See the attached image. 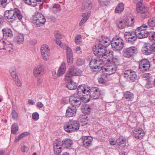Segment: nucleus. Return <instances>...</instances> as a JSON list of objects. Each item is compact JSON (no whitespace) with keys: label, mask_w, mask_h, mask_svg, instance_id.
<instances>
[{"label":"nucleus","mask_w":155,"mask_h":155,"mask_svg":"<svg viewBox=\"0 0 155 155\" xmlns=\"http://www.w3.org/2000/svg\"><path fill=\"white\" fill-rule=\"evenodd\" d=\"M41 54L42 58L45 60L47 61L49 60L50 55V52H46V53Z\"/></svg>","instance_id":"49"},{"label":"nucleus","mask_w":155,"mask_h":155,"mask_svg":"<svg viewBox=\"0 0 155 155\" xmlns=\"http://www.w3.org/2000/svg\"><path fill=\"white\" fill-rule=\"evenodd\" d=\"M18 130V124H14L12 126L11 132L13 134H16V132Z\"/></svg>","instance_id":"44"},{"label":"nucleus","mask_w":155,"mask_h":155,"mask_svg":"<svg viewBox=\"0 0 155 155\" xmlns=\"http://www.w3.org/2000/svg\"><path fill=\"white\" fill-rule=\"evenodd\" d=\"M61 142L62 146L66 148H70L73 144L72 140L70 139H64Z\"/></svg>","instance_id":"23"},{"label":"nucleus","mask_w":155,"mask_h":155,"mask_svg":"<svg viewBox=\"0 0 155 155\" xmlns=\"http://www.w3.org/2000/svg\"><path fill=\"white\" fill-rule=\"evenodd\" d=\"M41 54L50 52V49L48 46L47 45H42L41 47Z\"/></svg>","instance_id":"35"},{"label":"nucleus","mask_w":155,"mask_h":155,"mask_svg":"<svg viewBox=\"0 0 155 155\" xmlns=\"http://www.w3.org/2000/svg\"><path fill=\"white\" fill-rule=\"evenodd\" d=\"M9 72L13 79H14L15 78H17V77L16 76V73L15 70H9Z\"/></svg>","instance_id":"55"},{"label":"nucleus","mask_w":155,"mask_h":155,"mask_svg":"<svg viewBox=\"0 0 155 155\" xmlns=\"http://www.w3.org/2000/svg\"><path fill=\"white\" fill-rule=\"evenodd\" d=\"M12 45L7 41L0 40V50H5L10 52L12 51Z\"/></svg>","instance_id":"13"},{"label":"nucleus","mask_w":155,"mask_h":155,"mask_svg":"<svg viewBox=\"0 0 155 155\" xmlns=\"http://www.w3.org/2000/svg\"><path fill=\"white\" fill-rule=\"evenodd\" d=\"M98 80L99 83L100 84L105 83L107 80V78L106 77V76H102L98 79Z\"/></svg>","instance_id":"45"},{"label":"nucleus","mask_w":155,"mask_h":155,"mask_svg":"<svg viewBox=\"0 0 155 155\" xmlns=\"http://www.w3.org/2000/svg\"><path fill=\"white\" fill-rule=\"evenodd\" d=\"M83 144L85 147L91 145L93 138L89 136H83L82 138Z\"/></svg>","instance_id":"21"},{"label":"nucleus","mask_w":155,"mask_h":155,"mask_svg":"<svg viewBox=\"0 0 155 155\" xmlns=\"http://www.w3.org/2000/svg\"><path fill=\"white\" fill-rule=\"evenodd\" d=\"M144 131L140 128L135 129L133 132L134 136L138 139H141L144 135Z\"/></svg>","instance_id":"20"},{"label":"nucleus","mask_w":155,"mask_h":155,"mask_svg":"<svg viewBox=\"0 0 155 155\" xmlns=\"http://www.w3.org/2000/svg\"><path fill=\"white\" fill-rule=\"evenodd\" d=\"M4 15L8 19L13 20H15L17 17L19 20L21 19L23 17L20 10L17 8H11L10 10L5 11Z\"/></svg>","instance_id":"4"},{"label":"nucleus","mask_w":155,"mask_h":155,"mask_svg":"<svg viewBox=\"0 0 155 155\" xmlns=\"http://www.w3.org/2000/svg\"><path fill=\"white\" fill-rule=\"evenodd\" d=\"M81 109L82 112L84 114H89L91 110L90 107L87 104H85L82 106Z\"/></svg>","instance_id":"30"},{"label":"nucleus","mask_w":155,"mask_h":155,"mask_svg":"<svg viewBox=\"0 0 155 155\" xmlns=\"http://www.w3.org/2000/svg\"><path fill=\"white\" fill-rule=\"evenodd\" d=\"M69 101L71 105L74 106H79L81 103V97L76 95L70 97Z\"/></svg>","instance_id":"16"},{"label":"nucleus","mask_w":155,"mask_h":155,"mask_svg":"<svg viewBox=\"0 0 155 155\" xmlns=\"http://www.w3.org/2000/svg\"><path fill=\"white\" fill-rule=\"evenodd\" d=\"M125 25L127 26H131L134 24V18L129 16H127L124 19Z\"/></svg>","instance_id":"27"},{"label":"nucleus","mask_w":155,"mask_h":155,"mask_svg":"<svg viewBox=\"0 0 155 155\" xmlns=\"http://www.w3.org/2000/svg\"><path fill=\"white\" fill-rule=\"evenodd\" d=\"M61 9V6L58 4L54 5L51 8V10L54 13L60 11Z\"/></svg>","instance_id":"41"},{"label":"nucleus","mask_w":155,"mask_h":155,"mask_svg":"<svg viewBox=\"0 0 155 155\" xmlns=\"http://www.w3.org/2000/svg\"><path fill=\"white\" fill-rule=\"evenodd\" d=\"M116 142L119 146L124 147L126 144V139L122 137H120L117 140Z\"/></svg>","instance_id":"29"},{"label":"nucleus","mask_w":155,"mask_h":155,"mask_svg":"<svg viewBox=\"0 0 155 155\" xmlns=\"http://www.w3.org/2000/svg\"><path fill=\"white\" fill-rule=\"evenodd\" d=\"M0 4L5 7L7 4V0H0Z\"/></svg>","instance_id":"62"},{"label":"nucleus","mask_w":155,"mask_h":155,"mask_svg":"<svg viewBox=\"0 0 155 155\" xmlns=\"http://www.w3.org/2000/svg\"><path fill=\"white\" fill-rule=\"evenodd\" d=\"M90 89V87L85 85H80L78 87V94L80 96L83 95L84 94H86L87 96H88L89 94V91Z\"/></svg>","instance_id":"15"},{"label":"nucleus","mask_w":155,"mask_h":155,"mask_svg":"<svg viewBox=\"0 0 155 155\" xmlns=\"http://www.w3.org/2000/svg\"><path fill=\"white\" fill-rule=\"evenodd\" d=\"M141 4L137 3L136 11L138 13L141 14V17L145 18L148 17L147 14L148 9L147 7L144 5H141Z\"/></svg>","instance_id":"12"},{"label":"nucleus","mask_w":155,"mask_h":155,"mask_svg":"<svg viewBox=\"0 0 155 155\" xmlns=\"http://www.w3.org/2000/svg\"><path fill=\"white\" fill-rule=\"evenodd\" d=\"M152 80V78L150 79L147 81V83L145 84V87H146L150 88V87L151 84V82Z\"/></svg>","instance_id":"59"},{"label":"nucleus","mask_w":155,"mask_h":155,"mask_svg":"<svg viewBox=\"0 0 155 155\" xmlns=\"http://www.w3.org/2000/svg\"><path fill=\"white\" fill-rule=\"evenodd\" d=\"M13 80L15 81V84L18 86L21 87V86L22 84L20 80L18 79V77H17V78H15Z\"/></svg>","instance_id":"56"},{"label":"nucleus","mask_w":155,"mask_h":155,"mask_svg":"<svg viewBox=\"0 0 155 155\" xmlns=\"http://www.w3.org/2000/svg\"><path fill=\"white\" fill-rule=\"evenodd\" d=\"M124 8V5L122 3H120L118 4L115 9V12L116 13H119L123 12Z\"/></svg>","instance_id":"32"},{"label":"nucleus","mask_w":155,"mask_h":155,"mask_svg":"<svg viewBox=\"0 0 155 155\" xmlns=\"http://www.w3.org/2000/svg\"><path fill=\"white\" fill-rule=\"evenodd\" d=\"M150 67V62L147 59L142 60L139 63V69L141 71L144 72L149 70Z\"/></svg>","instance_id":"14"},{"label":"nucleus","mask_w":155,"mask_h":155,"mask_svg":"<svg viewBox=\"0 0 155 155\" xmlns=\"http://www.w3.org/2000/svg\"><path fill=\"white\" fill-rule=\"evenodd\" d=\"M44 69L41 65L38 66L35 68L33 70V74L35 77H40L44 74Z\"/></svg>","instance_id":"19"},{"label":"nucleus","mask_w":155,"mask_h":155,"mask_svg":"<svg viewBox=\"0 0 155 155\" xmlns=\"http://www.w3.org/2000/svg\"><path fill=\"white\" fill-rule=\"evenodd\" d=\"M32 21L37 26H42L45 24L46 19L44 15L38 12H36L33 15Z\"/></svg>","instance_id":"6"},{"label":"nucleus","mask_w":155,"mask_h":155,"mask_svg":"<svg viewBox=\"0 0 155 155\" xmlns=\"http://www.w3.org/2000/svg\"><path fill=\"white\" fill-rule=\"evenodd\" d=\"M89 97L90 96L91 97L94 99H97L99 97L100 94L99 90L96 87L91 88L90 89L89 91Z\"/></svg>","instance_id":"18"},{"label":"nucleus","mask_w":155,"mask_h":155,"mask_svg":"<svg viewBox=\"0 0 155 155\" xmlns=\"http://www.w3.org/2000/svg\"><path fill=\"white\" fill-rule=\"evenodd\" d=\"M81 36L80 35H77L75 38V42L76 43L79 44L81 41Z\"/></svg>","instance_id":"57"},{"label":"nucleus","mask_w":155,"mask_h":155,"mask_svg":"<svg viewBox=\"0 0 155 155\" xmlns=\"http://www.w3.org/2000/svg\"><path fill=\"white\" fill-rule=\"evenodd\" d=\"M99 5L101 6H104L108 4L107 0H99L98 2Z\"/></svg>","instance_id":"50"},{"label":"nucleus","mask_w":155,"mask_h":155,"mask_svg":"<svg viewBox=\"0 0 155 155\" xmlns=\"http://www.w3.org/2000/svg\"><path fill=\"white\" fill-rule=\"evenodd\" d=\"M62 146L61 141L57 140L54 143V152L58 154L62 151Z\"/></svg>","instance_id":"22"},{"label":"nucleus","mask_w":155,"mask_h":155,"mask_svg":"<svg viewBox=\"0 0 155 155\" xmlns=\"http://www.w3.org/2000/svg\"><path fill=\"white\" fill-rule=\"evenodd\" d=\"M84 59L81 58H78L77 61V64L78 65H81L84 63Z\"/></svg>","instance_id":"54"},{"label":"nucleus","mask_w":155,"mask_h":155,"mask_svg":"<svg viewBox=\"0 0 155 155\" xmlns=\"http://www.w3.org/2000/svg\"><path fill=\"white\" fill-rule=\"evenodd\" d=\"M72 56H67V60L68 63H70L72 62Z\"/></svg>","instance_id":"63"},{"label":"nucleus","mask_w":155,"mask_h":155,"mask_svg":"<svg viewBox=\"0 0 155 155\" xmlns=\"http://www.w3.org/2000/svg\"><path fill=\"white\" fill-rule=\"evenodd\" d=\"M12 118L14 119H17L18 118V115L15 110H12Z\"/></svg>","instance_id":"52"},{"label":"nucleus","mask_w":155,"mask_h":155,"mask_svg":"<svg viewBox=\"0 0 155 155\" xmlns=\"http://www.w3.org/2000/svg\"><path fill=\"white\" fill-rule=\"evenodd\" d=\"M111 43L113 48L115 50H120L124 47V42L120 37L114 38Z\"/></svg>","instance_id":"7"},{"label":"nucleus","mask_w":155,"mask_h":155,"mask_svg":"<svg viewBox=\"0 0 155 155\" xmlns=\"http://www.w3.org/2000/svg\"><path fill=\"white\" fill-rule=\"evenodd\" d=\"M67 87L69 90H74L76 89L77 87V84L73 81H70L66 86Z\"/></svg>","instance_id":"33"},{"label":"nucleus","mask_w":155,"mask_h":155,"mask_svg":"<svg viewBox=\"0 0 155 155\" xmlns=\"http://www.w3.org/2000/svg\"><path fill=\"white\" fill-rule=\"evenodd\" d=\"M72 74V70L69 69V71L65 75L64 79L66 81H68L71 80V78L73 76Z\"/></svg>","instance_id":"37"},{"label":"nucleus","mask_w":155,"mask_h":155,"mask_svg":"<svg viewBox=\"0 0 155 155\" xmlns=\"http://www.w3.org/2000/svg\"><path fill=\"white\" fill-rule=\"evenodd\" d=\"M98 44L95 45L93 47V51L94 54H101L99 53L101 52L102 54L104 53V50L110 45V39L105 36H101L97 40Z\"/></svg>","instance_id":"1"},{"label":"nucleus","mask_w":155,"mask_h":155,"mask_svg":"<svg viewBox=\"0 0 155 155\" xmlns=\"http://www.w3.org/2000/svg\"><path fill=\"white\" fill-rule=\"evenodd\" d=\"M24 1L26 4L29 5H31L34 7L36 6L37 4V3H33L32 4L31 3V0H24Z\"/></svg>","instance_id":"60"},{"label":"nucleus","mask_w":155,"mask_h":155,"mask_svg":"<svg viewBox=\"0 0 155 155\" xmlns=\"http://www.w3.org/2000/svg\"><path fill=\"white\" fill-rule=\"evenodd\" d=\"M28 134L27 132H24L22 133L20 135H18L16 138L15 140V142H18L21 139L24 137L26 135Z\"/></svg>","instance_id":"43"},{"label":"nucleus","mask_w":155,"mask_h":155,"mask_svg":"<svg viewBox=\"0 0 155 155\" xmlns=\"http://www.w3.org/2000/svg\"><path fill=\"white\" fill-rule=\"evenodd\" d=\"M2 31L3 33V37L5 39L7 38L8 37H11L12 36V32L10 28H6L3 29Z\"/></svg>","instance_id":"26"},{"label":"nucleus","mask_w":155,"mask_h":155,"mask_svg":"<svg viewBox=\"0 0 155 155\" xmlns=\"http://www.w3.org/2000/svg\"><path fill=\"white\" fill-rule=\"evenodd\" d=\"M54 34L55 37L57 39H60L62 37L61 32L58 31H55Z\"/></svg>","instance_id":"53"},{"label":"nucleus","mask_w":155,"mask_h":155,"mask_svg":"<svg viewBox=\"0 0 155 155\" xmlns=\"http://www.w3.org/2000/svg\"><path fill=\"white\" fill-rule=\"evenodd\" d=\"M66 50L67 56H72L71 50L69 47H66Z\"/></svg>","instance_id":"58"},{"label":"nucleus","mask_w":155,"mask_h":155,"mask_svg":"<svg viewBox=\"0 0 155 155\" xmlns=\"http://www.w3.org/2000/svg\"><path fill=\"white\" fill-rule=\"evenodd\" d=\"M132 71H133L132 70H127L124 72V77L128 81H130L129 77L132 74Z\"/></svg>","instance_id":"39"},{"label":"nucleus","mask_w":155,"mask_h":155,"mask_svg":"<svg viewBox=\"0 0 155 155\" xmlns=\"http://www.w3.org/2000/svg\"><path fill=\"white\" fill-rule=\"evenodd\" d=\"M36 105L37 107L40 108H41L43 107V104L41 102L38 101Z\"/></svg>","instance_id":"64"},{"label":"nucleus","mask_w":155,"mask_h":155,"mask_svg":"<svg viewBox=\"0 0 155 155\" xmlns=\"http://www.w3.org/2000/svg\"><path fill=\"white\" fill-rule=\"evenodd\" d=\"M24 40V36L22 34H18L15 38V41L18 44H23Z\"/></svg>","instance_id":"31"},{"label":"nucleus","mask_w":155,"mask_h":155,"mask_svg":"<svg viewBox=\"0 0 155 155\" xmlns=\"http://www.w3.org/2000/svg\"><path fill=\"white\" fill-rule=\"evenodd\" d=\"M117 24L118 28L121 29L124 28L125 27V24L124 20L121 19H118L117 21Z\"/></svg>","instance_id":"36"},{"label":"nucleus","mask_w":155,"mask_h":155,"mask_svg":"<svg viewBox=\"0 0 155 155\" xmlns=\"http://www.w3.org/2000/svg\"><path fill=\"white\" fill-rule=\"evenodd\" d=\"M28 148L25 145H23L21 147V151L23 152H27L28 150Z\"/></svg>","instance_id":"61"},{"label":"nucleus","mask_w":155,"mask_h":155,"mask_svg":"<svg viewBox=\"0 0 155 155\" xmlns=\"http://www.w3.org/2000/svg\"><path fill=\"white\" fill-rule=\"evenodd\" d=\"M148 25L150 26H155V18H149L148 21Z\"/></svg>","instance_id":"42"},{"label":"nucleus","mask_w":155,"mask_h":155,"mask_svg":"<svg viewBox=\"0 0 155 155\" xmlns=\"http://www.w3.org/2000/svg\"><path fill=\"white\" fill-rule=\"evenodd\" d=\"M130 78V81L133 82L135 80H136L137 78V75L136 74V73L134 71H132V74L131 75V76Z\"/></svg>","instance_id":"46"},{"label":"nucleus","mask_w":155,"mask_h":155,"mask_svg":"<svg viewBox=\"0 0 155 155\" xmlns=\"http://www.w3.org/2000/svg\"><path fill=\"white\" fill-rule=\"evenodd\" d=\"M124 35L126 39L129 43H133L137 39L135 32L132 31H127L125 32Z\"/></svg>","instance_id":"11"},{"label":"nucleus","mask_w":155,"mask_h":155,"mask_svg":"<svg viewBox=\"0 0 155 155\" xmlns=\"http://www.w3.org/2000/svg\"><path fill=\"white\" fill-rule=\"evenodd\" d=\"M80 124L76 120H70L64 124V127L65 131L68 133H71L79 129Z\"/></svg>","instance_id":"5"},{"label":"nucleus","mask_w":155,"mask_h":155,"mask_svg":"<svg viewBox=\"0 0 155 155\" xmlns=\"http://www.w3.org/2000/svg\"><path fill=\"white\" fill-rule=\"evenodd\" d=\"M99 53L101 54L99 55H101L102 58H104L105 63H110V64H112L113 63H116L118 60L119 57L117 56H114L113 52L111 50L105 49L104 54H102L101 52Z\"/></svg>","instance_id":"3"},{"label":"nucleus","mask_w":155,"mask_h":155,"mask_svg":"<svg viewBox=\"0 0 155 155\" xmlns=\"http://www.w3.org/2000/svg\"><path fill=\"white\" fill-rule=\"evenodd\" d=\"M142 51L145 55H149L152 53L151 45H144L142 49Z\"/></svg>","instance_id":"25"},{"label":"nucleus","mask_w":155,"mask_h":155,"mask_svg":"<svg viewBox=\"0 0 155 155\" xmlns=\"http://www.w3.org/2000/svg\"><path fill=\"white\" fill-rule=\"evenodd\" d=\"M137 52V48L134 46L130 47L123 50V55L126 58H130L133 56L134 54Z\"/></svg>","instance_id":"10"},{"label":"nucleus","mask_w":155,"mask_h":155,"mask_svg":"<svg viewBox=\"0 0 155 155\" xmlns=\"http://www.w3.org/2000/svg\"><path fill=\"white\" fill-rule=\"evenodd\" d=\"M70 70H72V74H73V76H78L81 75L82 74V71L79 69H70Z\"/></svg>","instance_id":"40"},{"label":"nucleus","mask_w":155,"mask_h":155,"mask_svg":"<svg viewBox=\"0 0 155 155\" xmlns=\"http://www.w3.org/2000/svg\"><path fill=\"white\" fill-rule=\"evenodd\" d=\"M91 4V1L88 0H85L83 3L82 8L90 9L92 6Z\"/></svg>","instance_id":"34"},{"label":"nucleus","mask_w":155,"mask_h":155,"mask_svg":"<svg viewBox=\"0 0 155 155\" xmlns=\"http://www.w3.org/2000/svg\"><path fill=\"white\" fill-rule=\"evenodd\" d=\"M142 78H145L146 80L152 78V76L149 73H145L143 74Z\"/></svg>","instance_id":"48"},{"label":"nucleus","mask_w":155,"mask_h":155,"mask_svg":"<svg viewBox=\"0 0 155 155\" xmlns=\"http://www.w3.org/2000/svg\"><path fill=\"white\" fill-rule=\"evenodd\" d=\"M94 54L97 57L96 59H92L90 63V67L95 72H98L101 70L104 65H105L104 58H102V56L99 54Z\"/></svg>","instance_id":"2"},{"label":"nucleus","mask_w":155,"mask_h":155,"mask_svg":"<svg viewBox=\"0 0 155 155\" xmlns=\"http://www.w3.org/2000/svg\"><path fill=\"white\" fill-rule=\"evenodd\" d=\"M149 37L150 40L151 41H155V32H150L149 33Z\"/></svg>","instance_id":"47"},{"label":"nucleus","mask_w":155,"mask_h":155,"mask_svg":"<svg viewBox=\"0 0 155 155\" xmlns=\"http://www.w3.org/2000/svg\"><path fill=\"white\" fill-rule=\"evenodd\" d=\"M124 97L128 100H130L134 98V94L131 92L127 91L124 94Z\"/></svg>","instance_id":"38"},{"label":"nucleus","mask_w":155,"mask_h":155,"mask_svg":"<svg viewBox=\"0 0 155 155\" xmlns=\"http://www.w3.org/2000/svg\"><path fill=\"white\" fill-rule=\"evenodd\" d=\"M107 63H105L101 70L104 72L105 74L110 75L114 74L116 71L117 67L116 64H110L106 65Z\"/></svg>","instance_id":"9"},{"label":"nucleus","mask_w":155,"mask_h":155,"mask_svg":"<svg viewBox=\"0 0 155 155\" xmlns=\"http://www.w3.org/2000/svg\"><path fill=\"white\" fill-rule=\"evenodd\" d=\"M77 109L74 106H69L66 110V116L68 117L74 116L76 113Z\"/></svg>","instance_id":"17"},{"label":"nucleus","mask_w":155,"mask_h":155,"mask_svg":"<svg viewBox=\"0 0 155 155\" xmlns=\"http://www.w3.org/2000/svg\"><path fill=\"white\" fill-rule=\"evenodd\" d=\"M90 15L91 12L83 13L82 14L81 16L83 18L79 23V26L82 25L87 21Z\"/></svg>","instance_id":"28"},{"label":"nucleus","mask_w":155,"mask_h":155,"mask_svg":"<svg viewBox=\"0 0 155 155\" xmlns=\"http://www.w3.org/2000/svg\"><path fill=\"white\" fill-rule=\"evenodd\" d=\"M32 119L35 121L38 120L39 118V115L37 112H35L32 114Z\"/></svg>","instance_id":"51"},{"label":"nucleus","mask_w":155,"mask_h":155,"mask_svg":"<svg viewBox=\"0 0 155 155\" xmlns=\"http://www.w3.org/2000/svg\"><path fill=\"white\" fill-rule=\"evenodd\" d=\"M66 68L65 63L63 62L59 67L57 72V76L60 77L65 72Z\"/></svg>","instance_id":"24"},{"label":"nucleus","mask_w":155,"mask_h":155,"mask_svg":"<svg viewBox=\"0 0 155 155\" xmlns=\"http://www.w3.org/2000/svg\"><path fill=\"white\" fill-rule=\"evenodd\" d=\"M147 28V25H143L137 28L135 30V33L137 37L140 39L148 37L149 33L146 30Z\"/></svg>","instance_id":"8"}]
</instances>
